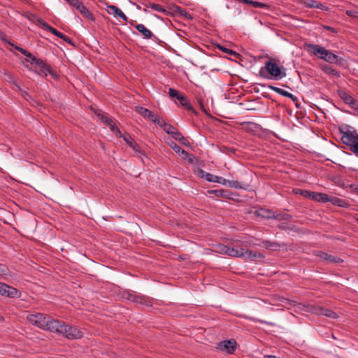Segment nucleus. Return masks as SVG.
I'll list each match as a JSON object with an SVG mask.
<instances>
[{
    "label": "nucleus",
    "instance_id": "obj_20",
    "mask_svg": "<svg viewBox=\"0 0 358 358\" xmlns=\"http://www.w3.org/2000/svg\"><path fill=\"white\" fill-rule=\"evenodd\" d=\"M76 8L83 15L84 17L92 21L94 20V17L93 14L81 2L79 4H78V6Z\"/></svg>",
    "mask_w": 358,
    "mask_h": 358
},
{
    "label": "nucleus",
    "instance_id": "obj_37",
    "mask_svg": "<svg viewBox=\"0 0 358 358\" xmlns=\"http://www.w3.org/2000/svg\"><path fill=\"white\" fill-rule=\"evenodd\" d=\"M8 273H9V270H8V267L4 264H0V277L8 275Z\"/></svg>",
    "mask_w": 358,
    "mask_h": 358
},
{
    "label": "nucleus",
    "instance_id": "obj_56",
    "mask_svg": "<svg viewBox=\"0 0 358 358\" xmlns=\"http://www.w3.org/2000/svg\"><path fill=\"white\" fill-rule=\"evenodd\" d=\"M357 222H358V219H357Z\"/></svg>",
    "mask_w": 358,
    "mask_h": 358
},
{
    "label": "nucleus",
    "instance_id": "obj_52",
    "mask_svg": "<svg viewBox=\"0 0 358 358\" xmlns=\"http://www.w3.org/2000/svg\"><path fill=\"white\" fill-rule=\"evenodd\" d=\"M351 188L353 192L358 194V185H351Z\"/></svg>",
    "mask_w": 358,
    "mask_h": 358
},
{
    "label": "nucleus",
    "instance_id": "obj_33",
    "mask_svg": "<svg viewBox=\"0 0 358 358\" xmlns=\"http://www.w3.org/2000/svg\"><path fill=\"white\" fill-rule=\"evenodd\" d=\"M108 126L117 136H121L120 131L113 121H111V123L110 122V124Z\"/></svg>",
    "mask_w": 358,
    "mask_h": 358
},
{
    "label": "nucleus",
    "instance_id": "obj_38",
    "mask_svg": "<svg viewBox=\"0 0 358 358\" xmlns=\"http://www.w3.org/2000/svg\"><path fill=\"white\" fill-rule=\"evenodd\" d=\"M43 28L45 29L48 30V31H50V33H52V34H54L55 36H57L58 32H59V31H57L56 29H55L54 27H51L48 24H43Z\"/></svg>",
    "mask_w": 358,
    "mask_h": 358
},
{
    "label": "nucleus",
    "instance_id": "obj_1",
    "mask_svg": "<svg viewBox=\"0 0 358 358\" xmlns=\"http://www.w3.org/2000/svg\"><path fill=\"white\" fill-rule=\"evenodd\" d=\"M305 48L310 54L317 56L320 59L327 62L331 64L336 63L338 59L336 54L319 45L306 43Z\"/></svg>",
    "mask_w": 358,
    "mask_h": 358
},
{
    "label": "nucleus",
    "instance_id": "obj_27",
    "mask_svg": "<svg viewBox=\"0 0 358 358\" xmlns=\"http://www.w3.org/2000/svg\"><path fill=\"white\" fill-rule=\"evenodd\" d=\"M129 147L133 149L136 156L141 157V156L145 155L144 151L136 141H134Z\"/></svg>",
    "mask_w": 358,
    "mask_h": 358
},
{
    "label": "nucleus",
    "instance_id": "obj_23",
    "mask_svg": "<svg viewBox=\"0 0 358 358\" xmlns=\"http://www.w3.org/2000/svg\"><path fill=\"white\" fill-rule=\"evenodd\" d=\"M257 216H261L264 218H277L275 213L271 210L261 208L256 211Z\"/></svg>",
    "mask_w": 358,
    "mask_h": 358
},
{
    "label": "nucleus",
    "instance_id": "obj_53",
    "mask_svg": "<svg viewBox=\"0 0 358 358\" xmlns=\"http://www.w3.org/2000/svg\"><path fill=\"white\" fill-rule=\"evenodd\" d=\"M287 98H289L291 99L293 101H297V98L296 96H295L293 94L290 93L289 94V96L287 97Z\"/></svg>",
    "mask_w": 358,
    "mask_h": 358
},
{
    "label": "nucleus",
    "instance_id": "obj_54",
    "mask_svg": "<svg viewBox=\"0 0 358 358\" xmlns=\"http://www.w3.org/2000/svg\"><path fill=\"white\" fill-rule=\"evenodd\" d=\"M37 22L39 24H41L43 27V24H48L47 22H45L44 20H43L41 18H38L37 19Z\"/></svg>",
    "mask_w": 358,
    "mask_h": 358
},
{
    "label": "nucleus",
    "instance_id": "obj_24",
    "mask_svg": "<svg viewBox=\"0 0 358 358\" xmlns=\"http://www.w3.org/2000/svg\"><path fill=\"white\" fill-rule=\"evenodd\" d=\"M108 8L113 12L114 15L118 16L124 22L128 21V17L126 16V15L116 6L110 5L108 6Z\"/></svg>",
    "mask_w": 358,
    "mask_h": 358
},
{
    "label": "nucleus",
    "instance_id": "obj_7",
    "mask_svg": "<svg viewBox=\"0 0 358 358\" xmlns=\"http://www.w3.org/2000/svg\"><path fill=\"white\" fill-rule=\"evenodd\" d=\"M50 317L40 313L29 314L27 319L29 322L41 329L45 330Z\"/></svg>",
    "mask_w": 358,
    "mask_h": 358
},
{
    "label": "nucleus",
    "instance_id": "obj_51",
    "mask_svg": "<svg viewBox=\"0 0 358 358\" xmlns=\"http://www.w3.org/2000/svg\"><path fill=\"white\" fill-rule=\"evenodd\" d=\"M250 5H252L255 8H258L259 1L251 0V3H250Z\"/></svg>",
    "mask_w": 358,
    "mask_h": 358
},
{
    "label": "nucleus",
    "instance_id": "obj_25",
    "mask_svg": "<svg viewBox=\"0 0 358 358\" xmlns=\"http://www.w3.org/2000/svg\"><path fill=\"white\" fill-rule=\"evenodd\" d=\"M260 246L272 250H278L280 248V245L278 243L268 241H260Z\"/></svg>",
    "mask_w": 358,
    "mask_h": 358
},
{
    "label": "nucleus",
    "instance_id": "obj_31",
    "mask_svg": "<svg viewBox=\"0 0 358 358\" xmlns=\"http://www.w3.org/2000/svg\"><path fill=\"white\" fill-rule=\"evenodd\" d=\"M241 242L245 245H251V246L259 245V246H260V241L255 239L253 238H250L248 240L242 241Z\"/></svg>",
    "mask_w": 358,
    "mask_h": 358
},
{
    "label": "nucleus",
    "instance_id": "obj_30",
    "mask_svg": "<svg viewBox=\"0 0 358 358\" xmlns=\"http://www.w3.org/2000/svg\"><path fill=\"white\" fill-rule=\"evenodd\" d=\"M270 88L275 92L276 93H278V94L280 95H282L285 97H288L289 96V94L290 92L283 90V89H281V88H279V87H273V86H270Z\"/></svg>",
    "mask_w": 358,
    "mask_h": 358
},
{
    "label": "nucleus",
    "instance_id": "obj_49",
    "mask_svg": "<svg viewBox=\"0 0 358 358\" xmlns=\"http://www.w3.org/2000/svg\"><path fill=\"white\" fill-rule=\"evenodd\" d=\"M323 29L326 30H329L331 32H336L335 29L329 26H323Z\"/></svg>",
    "mask_w": 358,
    "mask_h": 358
},
{
    "label": "nucleus",
    "instance_id": "obj_9",
    "mask_svg": "<svg viewBox=\"0 0 358 358\" xmlns=\"http://www.w3.org/2000/svg\"><path fill=\"white\" fill-rule=\"evenodd\" d=\"M64 326L65 323L64 322L54 320L50 317L45 330L62 334Z\"/></svg>",
    "mask_w": 358,
    "mask_h": 358
},
{
    "label": "nucleus",
    "instance_id": "obj_28",
    "mask_svg": "<svg viewBox=\"0 0 358 358\" xmlns=\"http://www.w3.org/2000/svg\"><path fill=\"white\" fill-rule=\"evenodd\" d=\"M178 100L180 101V104L186 107L187 110H193L192 106H191V104L189 103V102L188 101L187 99L185 96L180 94Z\"/></svg>",
    "mask_w": 358,
    "mask_h": 358
},
{
    "label": "nucleus",
    "instance_id": "obj_15",
    "mask_svg": "<svg viewBox=\"0 0 358 358\" xmlns=\"http://www.w3.org/2000/svg\"><path fill=\"white\" fill-rule=\"evenodd\" d=\"M301 3L308 8H318L322 10H327L328 8L322 3L315 0H301Z\"/></svg>",
    "mask_w": 358,
    "mask_h": 358
},
{
    "label": "nucleus",
    "instance_id": "obj_22",
    "mask_svg": "<svg viewBox=\"0 0 358 358\" xmlns=\"http://www.w3.org/2000/svg\"><path fill=\"white\" fill-rule=\"evenodd\" d=\"M135 28L139 31L145 38H150L152 36V31L146 28L143 24H138Z\"/></svg>",
    "mask_w": 358,
    "mask_h": 358
},
{
    "label": "nucleus",
    "instance_id": "obj_45",
    "mask_svg": "<svg viewBox=\"0 0 358 358\" xmlns=\"http://www.w3.org/2000/svg\"><path fill=\"white\" fill-rule=\"evenodd\" d=\"M345 13L350 17H358V13L354 10H346Z\"/></svg>",
    "mask_w": 358,
    "mask_h": 358
},
{
    "label": "nucleus",
    "instance_id": "obj_35",
    "mask_svg": "<svg viewBox=\"0 0 358 358\" xmlns=\"http://www.w3.org/2000/svg\"><path fill=\"white\" fill-rule=\"evenodd\" d=\"M217 48L219 50H220L221 51H222L223 52L227 53L229 55H234V56L237 55V53L235 51L230 50L229 48H227L225 47H223L221 45H217Z\"/></svg>",
    "mask_w": 358,
    "mask_h": 358
},
{
    "label": "nucleus",
    "instance_id": "obj_36",
    "mask_svg": "<svg viewBox=\"0 0 358 358\" xmlns=\"http://www.w3.org/2000/svg\"><path fill=\"white\" fill-rule=\"evenodd\" d=\"M164 131H166L167 134L172 135L173 133L176 130L175 127H173L172 125L169 124H165L164 127H162Z\"/></svg>",
    "mask_w": 358,
    "mask_h": 358
},
{
    "label": "nucleus",
    "instance_id": "obj_14",
    "mask_svg": "<svg viewBox=\"0 0 358 358\" xmlns=\"http://www.w3.org/2000/svg\"><path fill=\"white\" fill-rule=\"evenodd\" d=\"M34 65L37 69L36 71L39 75L47 76L48 74H51L52 76H54L50 68L42 59H38Z\"/></svg>",
    "mask_w": 358,
    "mask_h": 358
},
{
    "label": "nucleus",
    "instance_id": "obj_48",
    "mask_svg": "<svg viewBox=\"0 0 358 358\" xmlns=\"http://www.w3.org/2000/svg\"><path fill=\"white\" fill-rule=\"evenodd\" d=\"M338 203V206H340V207H343V208H348L350 205H349V203H345V202H343V203Z\"/></svg>",
    "mask_w": 358,
    "mask_h": 358
},
{
    "label": "nucleus",
    "instance_id": "obj_10",
    "mask_svg": "<svg viewBox=\"0 0 358 358\" xmlns=\"http://www.w3.org/2000/svg\"><path fill=\"white\" fill-rule=\"evenodd\" d=\"M62 335L69 339H78L82 337L83 334L78 328L65 324Z\"/></svg>",
    "mask_w": 358,
    "mask_h": 358
},
{
    "label": "nucleus",
    "instance_id": "obj_8",
    "mask_svg": "<svg viewBox=\"0 0 358 358\" xmlns=\"http://www.w3.org/2000/svg\"><path fill=\"white\" fill-rule=\"evenodd\" d=\"M0 295L9 298H19L21 293L17 289L0 282Z\"/></svg>",
    "mask_w": 358,
    "mask_h": 358
},
{
    "label": "nucleus",
    "instance_id": "obj_18",
    "mask_svg": "<svg viewBox=\"0 0 358 358\" xmlns=\"http://www.w3.org/2000/svg\"><path fill=\"white\" fill-rule=\"evenodd\" d=\"M315 255L320 257L321 259L325 260L327 262L331 263H341L343 262V260L340 257H334L331 255H329L324 252H317Z\"/></svg>",
    "mask_w": 358,
    "mask_h": 358
},
{
    "label": "nucleus",
    "instance_id": "obj_17",
    "mask_svg": "<svg viewBox=\"0 0 358 358\" xmlns=\"http://www.w3.org/2000/svg\"><path fill=\"white\" fill-rule=\"evenodd\" d=\"M8 44L13 47L15 50L20 52L22 55H25L27 57L26 61L27 62H30L31 64L34 65L36 63V62L38 59V58H36L31 52L26 50L25 49H23L17 45H14L11 42H8Z\"/></svg>",
    "mask_w": 358,
    "mask_h": 358
},
{
    "label": "nucleus",
    "instance_id": "obj_47",
    "mask_svg": "<svg viewBox=\"0 0 358 358\" xmlns=\"http://www.w3.org/2000/svg\"><path fill=\"white\" fill-rule=\"evenodd\" d=\"M258 8H268L269 6L268 4H266V3H262V2H259Z\"/></svg>",
    "mask_w": 358,
    "mask_h": 358
},
{
    "label": "nucleus",
    "instance_id": "obj_13",
    "mask_svg": "<svg viewBox=\"0 0 358 358\" xmlns=\"http://www.w3.org/2000/svg\"><path fill=\"white\" fill-rule=\"evenodd\" d=\"M217 348L229 354H233L236 348V342L234 339L224 341L217 344Z\"/></svg>",
    "mask_w": 358,
    "mask_h": 358
},
{
    "label": "nucleus",
    "instance_id": "obj_12",
    "mask_svg": "<svg viewBox=\"0 0 358 358\" xmlns=\"http://www.w3.org/2000/svg\"><path fill=\"white\" fill-rule=\"evenodd\" d=\"M339 97L352 109H358V101L344 90H338Z\"/></svg>",
    "mask_w": 358,
    "mask_h": 358
},
{
    "label": "nucleus",
    "instance_id": "obj_29",
    "mask_svg": "<svg viewBox=\"0 0 358 358\" xmlns=\"http://www.w3.org/2000/svg\"><path fill=\"white\" fill-rule=\"evenodd\" d=\"M322 69L327 74L339 76V73L330 66L324 65Z\"/></svg>",
    "mask_w": 358,
    "mask_h": 358
},
{
    "label": "nucleus",
    "instance_id": "obj_6",
    "mask_svg": "<svg viewBox=\"0 0 358 358\" xmlns=\"http://www.w3.org/2000/svg\"><path fill=\"white\" fill-rule=\"evenodd\" d=\"M292 192L296 195L302 196L304 199H310L314 201H341L339 199L336 198L334 200L329 199L328 196L325 194L317 193L301 189H294Z\"/></svg>",
    "mask_w": 358,
    "mask_h": 358
},
{
    "label": "nucleus",
    "instance_id": "obj_41",
    "mask_svg": "<svg viewBox=\"0 0 358 358\" xmlns=\"http://www.w3.org/2000/svg\"><path fill=\"white\" fill-rule=\"evenodd\" d=\"M56 36L60 38L61 39H62L63 41L67 42L68 43H71V40L69 38V37H68L67 36L63 34L60 31L58 32V34H57V35Z\"/></svg>",
    "mask_w": 358,
    "mask_h": 358
},
{
    "label": "nucleus",
    "instance_id": "obj_3",
    "mask_svg": "<svg viewBox=\"0 0 358 358\" xmlns=\"http://www.w3.org/2000/svg\"><path fill=\"white\" fill-rule=\"evenodd\" d=\"M343 143L350 147V150L358 157V134L352 127L340 129Z\"/></svg>",
    "mask_w": 358,
    "mask_h": 358
},
{
    "label": "nucleus",
    "instance_id": "obj_4",
    "mask_svg": "<svg viewBox=\"0 0 358 358\" xmlns=\"http://www.w3.org/2000/svg\"><path fill=\"white\" fill-rule=\"evenodd\" d=\"M199 173L201 178H204L208 182L220 183L229 187H241L239 182L237 180H227L222 177L207 173L202 169H199Z\"/></svg>",
    "mask_w": 358,
    "mask_h": 358
},
{
    "label": "nucleus",
    "instance_id": "obj_16",
    "mask_svg": "<svg viewBox=\"0 0 358 358\" xmlns=\"http://www.w3.org/2000/svg\"><path fill=\"white\" fill-rule=\"evenodd\" d=\"M8 44L13 47L15 50L20 52L22 55H25L27 57L26 61L27 62H30L31 64L34 65L36 63V62L38 59V58H36L31 52L26 50L25 49H23L17 45H14L11 42H8Z\"/></svg>",
    "mask_w": 358,
    "mask_h": 358
},
{
    "label": "nucleus",
    "instance_id": "obj_5",
    "mask_svg": "<svg viewBox=\"0 0 358 358\" xmlns=\"http://www.w3.org/2000/svg\"><path fill=\"white\" fill-rule=\"evenodd\" d=\"M224 252L231 257H243L253 259L255 257H262L261 253H256L250 250H244L239 247H224Z\"/></svg>",
    "mask_w": 358,
    "mask_h": 358
},
{
    "label": "nucleus",
    "instance_id": "obj_44",
    "mask_svg": "<svg viewBox=\"0 0 358 358\" xmlns=\"http://www.w3.org/2000/svg\"><path fill=\"white\" fill-rule=\"evenodd\" d=\"M70 6L76 8L78 4L80 3L79 0H65Z\"/></svg>",
    "mask_w": 358,
    "mask_h": 358
},
{
    "label": "nucleus",
    "instance_id": "obj_32",
    "mask_svg": "<svg viewBox=\"0 0 358 358\" xmlns=\"http://www.w3.org/2000/svg\"><path fill=\"white\" fill-rule=\"evenodd\" d=\"M97 117L103 124H106L107 126L110 124V122L111 123V121H113L112 119L103 113H98Z\"/></svg>",
    "mask_w": 358,
    "mask_h": 358
},
{
    "label": "nucleus",
    "instance_id": "obj_2",
    "mask_svg": "<svg viewBox=\"0 0 358 358\" xmlns=\"http://www.w3.org/2000/svg\"><path fill=\"white\" fill-rule=\"evenodd\" d=\"M261 76L275 80H280L286 76V73L282 71L278 64L271 60L266 62L265 66L259 71Z\"/></svg>",
    "mask_w": 358,
    "mask_h": 358
},
{
    "label": "nucleus",
    "instance_id": "obj_21",
    "mask_svg": "<svg viewBox=\"0 0 358 358\" xmlns=\"http://www.w3.org/2000/svg\"><path fill=\"white\" fill-rule=\"evenodd\" d=\"M135 110L138 114L142 115L143 117L148 118L150 120H152V118L155 115L150 110H148V108H145L144 107H142V106H136Z\"/></svg>",
    "mask_w": 358,
    "mask_h": 358
},
{
    "label": "nucleus",
    "instance_id": "obj_34",
    "mask_svg": "<svg viewBox=\"0 0 358 358\" xmlns=\"http://www.w3.org/2000/svg\"><path fill=\"white\" fill-rule=\"evenodd\" d=\"M155 124L159 125L161 127H163L166 124L165 121L158 115H154L152 120H151Z\"/></svg>",
    "mask_w": 358,
    "mask_h": 358
},
{
    "label": "nucleus",
    "instance_id": "obj_11",
    "mask_svg": "<svg viewBox=\"0 0 358 358\" xmlns=\"http://www.w3.org/2000/svg\"><path fill=\"white\" fill-rule=\"evenodd\" d=\"M169 146L174 150V152L181 156V157L187 161L189 163H193L194 156L192 154H189L184 149L181 148L175 142L171 141L169 143Z\"/></svg>",
    "mask_w": 358,
    "mask_h": 358
},
{
    "label": "nucleus",
    "instance_id": "obj_55",
    "mask_svg": "<svg viewBox=\"0 0 358 358\" xmlns=\"http://www.w3.org/2000/svg\"><path fill=\"white\" fill-rule=\"evenodd\" d=\"M176 8L177 10H181L179 6H176Z\"/></svg>",
    "mask_w": 358,
    "mask_h": 358
},
{
    "label": "nucleus",
    "instance_id": "obj_50",
    "mask_svg": "<svg viewBox=\"0 0 358 358\" xmlns=\"http://www.w3.org/2000/svg\"><path fill=\"white\" fill-rule=\"evenodd\" d=\"M0 38L1 40H3V41H6L8 43L9 41H8L6 39V36L5 34H3V32H2L1 30H0Z\"/></svg>",
    "mask_w": 358,
    "mask_h": 358
},
{
    "label": "nucleus",
    "instance_id": "obj_43",
    "mask_svg": "<svg viewBox=\"0 0 358 358\" xmlns=\"http://www.w3.org/2000/svg\"><path fill=\"white\" fill-rule=\"evenodd\" d=\"M179 142L185 145V146H187V147H190L191 146V143L190 142L188 141L187 138H186L185 137L182 136L180 140L179 141Z\"/></svg>",
    "mask_w": 358,
    "mask_h": 358
},
{
    "label": "nucleus",
    "instance_id": "obj_42",
    "mask_svg": "<svg viewBox=\"0 0 358 358\" xmlns=\"http://www.w3.org/2000/svg\"><path fill=\"white\" fill-rule=\"evenodd\" d=\"M171 136L175 140L178 141H179L180 138L183 136V135L180 131H178L177 129Z\"/></svg>",
    "mask_w": 358,
    "mask_h": 358
},
{
    "label": "nucleus",
    "instance_id": "obj_26",
    "mask_svg": "<svg viewBox=\"0 0 358 358\" xmlns=\"http://www.w3.org/2000/svg\"><path fill=\"white\" fill-rule=\"evenodd\" d=\"M144 5L146 8H151L157 12L162 13H167L166 10L159 4L148 2V3H145Z\"/></svg>",
    "mask_w": 358,
    "mask_h": 358
},
{
    "label": "nucleus",
    "instance_id": "obj_46",
    "mask_svg": "<svg viewBox=\"0 0 358 358\" xmlns=\"http://www.w3.org/2000/svg\"><path fill=\"white\" fill-rule=\"evenodd\" d=\"M252 321L258 322H260V323H262V324H268L270 326H275V324L273 322H267V321L259 320V319H252Z\"/></svg>",
    "mask_w": 358,
    "mask_h": 358
},
{
    "label": "nucleus",
    "instance_id": "obj_40",
    "mask_svg": "<svg viewBox=\"0 0 358 358\" xmlns=\"http://www.w3.org/2000/svg\"><path fill=\"white\" fill-rule=\"evenodd\" d=\"M124 141L127 143V144L130 146V145H131L133 143L134 141V139L130 136L129 134H125V135H123L122 136Z\"/></svg>",
    "mask_w": 358,
    "mask_h": 358
},
{
    "label": "nucleus",
    "instance_id": "obj_19",
    "mask_svg": "<svg viewBox=\"0 0 358 358\" xmlns=\"http://www.w3.org/2000/svg\"><path fill=\"white\" fill-rule=\"evenodd\" d=\"M313 313L331 318H336L338 317L337 314L333 310L321 306L315 307Z\"/></svg>",
    "mask_w": 358,
    "mask_h": 358
},
{
    "label": "nucleus",
    "instance_id": "obj_39",
    "mask_svg": "<svg viewBox=\"0 0 358 358\" xmlns=\"http://www.w3.org/2000/svg\"><path fill=\"white\" fill-rule=\"evenodd\" d=\"M169 94L171 98H176L177 99H178L179 96H180V94L178 93V91L173 88L169 89Z\"/></svg>",
    "mask_w": 358,
    "mask_h": 358
}]
</instances>
